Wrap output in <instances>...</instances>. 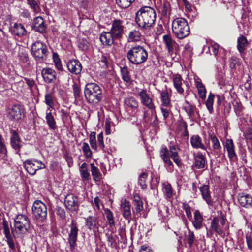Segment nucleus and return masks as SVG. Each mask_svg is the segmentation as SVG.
I'll return each mask as SVG.
<instances>
[{
	"mask_svg": "<svg viewBox=\"0 0 252 252\" xmlns=\"http://www.w3.org/2000/svg\"><path fill=\"white\" fill-rule=\"evenodd\" d=\"M156 12L150 7H141L136 13L135 22L144 31H149L155 24Z\"/></svg>",
	"mask_w": 252,
	"mask_h": 252,
	"instance_id": "1",
	"label": "nucleus"
},
{
	"mask_svg": "<svg viewBox=\"0 0 252 252\" xmlns=\"http://www.w3.org/2000/svg\"><path fill=\"white\" fill-rule=\"evenodd\" d=\"M84 93L87 102L94 105L98 104L103 98L101 88L94 83H87L84 88Z\"/></svg>",
	"mask_w": 252,
	"mask_h": 252,
	"instance_id": "2",
	"label": "nucleus"
},
{
	"mask_svg": "<svg viewBox=\"0 0 252 252\" xmlns=\"http://www.w3.org/2000/svg\"><path fill=\"white\" fill-rule=\"evenodd\" d=\"M148 57L147 51L140 45L131 47L126 54L128 61L132 64L139 65L145 63Z\"/></svg>",
	"mask_w": 252,
	"mask_h": 252,
	"instance_id": "3",
	"label": "nucleus"
},
{
	"mask_svg": "<svg viewBox=\"0 0 252 252\" xmlns=\"http://www.w3.org/2000/svg\"><path fill=\"white\" fill-rule=\"evenodd\" d=\"M172 31L176 37L183 39L190 33L187 21L183 18H177L172 22Z\"/></svg>",
	"mask_w": 252,
	"mask_h": 252,
	"instance_id": "4",
	"label": "nucleus"
},
{
	"mask_svg": "<svg viewBox=\"0 0 252 252\" xmlns=\"http://www.w3.org/2000/svg\"><path fill=\"white\" fill-rule=\"evenodd\" d=\"M31 53L38 63L46 60L49 52L45 44L36 41L32 44Z\"/></svg>",
	"mask_w": 252,
	"mask_h": 252,
	"instance_id": "5",
	"label": "nucleus"
},
{
	"mask_svg": "<svg viewBox=\"0 0 252 252\" xmlns=\"http://www.w3.org/2000/svg\"><path fill=\"white\" fill-rule=\"evenodd\" d=\"M32 211L35 218L41 222L44 221L47 216V209L46 205L40 200H36L34 202Z\"/></svg>",
	"mask_w": 252,
	"mask_h": 252,
	"instance_id": "6",
	"label": "nucleus"
},
{
	"mask_svg": "<svg viewBox=\"0 0 252 252\" xmlns=\"http://www.w3.org/2000/svg\"><path fill=\"white\" fill-rule=\"evenodd\" d=\"M14 227L17 232L25 234L30 228V222L28 217L24 215H18L14 220Z\"/></svg>",
	"mask_w": 252,
	"mask_h": 252,
	"instance_id": "7",
	"label": "nucleus"
},
{
	"mask_svg": "<svg viewBox=\"0 0 252 252\" xmlns=\"http://www.w3.org/2000/svg\"><path fill=\"white\" fill-rule=\"evenodd\" d=\"M23 165L26 170L32 175H34L37 170L46 168L42 161L35 159H27L24 162Z\"/></svg>",
	"mask_w": 252,
	"mask_h": 252,
	"instance_id": "8",
	"label": "nucleus"
},
{
	"mask_svg": "<svg viewBox=\"0 0 252 252\" xmlns=\"http://www.w3.org/2000/svg\"><path fill=\"white\" fill-rule=\"evenodd\" d=\"M70 232L68 234V242L71 248H74L76 245L78 233L79 229L77 222L74 220H72L71 223L69 225Z\"/></svg>",
	"mask_w": 252,
	"mask_h": 252,
	"instance_id": "9",
	"label": "nucleus"
},
{
	"mask_svg": "<svg viewBox=\"0 0 252 252\" xmlns=\"http://www.w3.org/2000/svg\"><path fill=\"white\" fill-rule=\"evenodd\" d=\"M10 145L12 148L16 151V153L20 155V151L23 142L16 131L12 130L10 131Z\"/></svg>",
	"mask_w": 252,
	"mask_h": 252,
	"instance_id": "10",
	"label": "nucleus"
},
{
	"mask_svg": "<svg viewBox=\"0 0 252 252\" xmlns=\"http://www.w3.org/2000/svg\"><path fill=\"white\" fill-rule=\"evenodd\" d=\"M64 204L66 209L72 212L75 211L79 206L78 198L73 194H68L65 198Z\"/></svg>",
	"mask_w": 252,
	"mask_h": 252,
	"instance_id": "11",
	"label": "nucleus"
},
{
	"mask_svg": "<svg viewBox=\"0 0 252 252\" xmlns=\"http://www.w3.org/2000/svg\"><path fill=\"white\" fill-rule=\"evenodd\" d=\"M24 114L23 107L18 104L14 105L8 112V117L11 120H19Z\"/></svg>",
	"mask_w": 252,
	"mask_h": 252,
	"instance_id": "12",
	"label": "nucleus"
},
{
	"mask_svg": "<svg viewBox=\"0 0 252 252\" xmlns=\"http://www.w3.org/2000/svg\"><path fill=\"white\" fill-rule=\"evenodd\" d=\"M110 32L116 39L121 37L124 33L122 21L120 20H114Z\"/></svg>",
	"mask_w": 252,
	"mask_h": 252,
	"instance_id": "13",
	"label": "nucleus"
},
{
	"mask_svg": "<svg viewBox=\"0 0 252 252\" xmlns=\"http://www.w3.org/2000/svg\"><path fill=\"white\" fill-rule=\"evenodd\" d=\"M120 210L123 217L129 222L131 220V205L129 201L126 199H122L121 201Z\"/></svg>",
	"mask_w": 252,
	"mask_h": 252,
	"instance_id": "14",
	"label": "nucleus"
},
{
	"mask_svg": "<svg viewBox=\"0 0 252 252\" xmlns=\"http://www.w3.org/2000/svg\"><path fill=\"white\" fill-rule=\"evenodd\" d=\"M41 75L44 81L47 83H53L57 78L56 71L49 67L43 68L41 71Z\"/></svg>",
	"mask_w": 252,
	"mask_h": 252,
	"instance_id": "15",
	"label": "nucleus"
},
{
	"mask_svg": "<svg viewBox=\"0 0 252 252\" xmlns=\"http://www.w3.org/2000/svg\"><path fill=\"white\" fill-rule=\"evenodd\" d=\"M66 66L68 71L72 74L74 75H78L80 74L82 66L81 63L76 59L70 60L66 64Z\"/></svg>",
	"mask_w": 252,
	"mask_h": 252,
	"instance_id": "16",
	"label": "nucleus"
},
{
	"mask_svg": "<svg viewBox=\"0 0 252 252\" xmlns=\"http://www.w3.org/2000/svg\"><path fill=\"white\" fill-rule=\"evenodd\" d=\"M141 103L149 109H155V106L153 102L152 98H150L147 93L146 90L143 89L139 93Z\"/></svg>",
	"mask_w": 252,
	"mask_h": 252,
	"instance_id": "17",
	"label": "nucleus"
},
{
	"mask_svg": "<svg viewBox=\"0 0 252 252\" xmlns=\"http://www.w3.org/2000/svg\"><path fill=\"white\" fill-rule=\"evenodd\" d=\"M2 227L5 237L6 238V241L8 245L9 248L13 251L15 250V246L14 243V240L12 236L10 234L8 222L6 220H4L3 221Z\"/></svg>",
	"mask_w": 252,
	"mask_h": 252,
	"instance_id": "18",
	"label": "nucleus"
},
{
	"mask_svg": "<svg viewBox=\"0 0 252 252\" xmlns=\"http://www.w3.org/2000/svg\"><path fill=\"white\" fill-rule=\"evenodd\" d=\"M163 42L168 51V53L171 55L172 54L174 49L177 46L176 41L172 38L170 35L165 34L163 36Z\"/></svg>",
	"mask_w": 252,
	"mask_h": 252,
	"instance_id": "19",
	"label": "nucleus"
},
{
	"mask_svg": "<svg viewBox=\"0 0 252 252\" xmlns=\"http://www.w3.org/2000/svg\"><path fill=\"white\" fill-rule=\"evenodd\" d=\"M224 148L226 149L228 153V157L230 160H233L237 158V154L235 151V145L232 139H226Z\"/></svg>",
	"mask_w": 252,
	"mask_h": 252,
	"instance_id": "20",
	"label": "nucleus"
},
{
	"mask_svg": "<svg viewBox=\"0 0 252 252\" xmlns=\"http://www.w3.org/2000/svg\"><path fill=\"white\" fill-rule=\"evenodd\" d=\"M32 28L35 31L40 33H44L46 32V27L41 17L38 16L34 18Z\"/></svg>",
	"mask_w": 252,
	"mask_h": 252,
	"instance_id": "21",
	"label": "nucleus"
},
{
	"mask_svg": "<svg viewBox=\"0 0 252 252\" xmlns=\"http://www.w3.org/2000/svg\"><path fill=\"white\" fill-rule=\"evenodd\" d=\"M238 200L241 206L246 208H252V196L249 194L239 195Z\"/></svg>",
	"mask_w": 252,
	"mask_h": 252,
	"instance_id": "22",
	"label": "nucleus"
},
{
	"mask_svg": "<svg viewBox=\"0 0 252 252\" xmlns=\"http://www.w3.org/2000/svg\"><path fill=\"white\" fill-rule=\"evenodd\" d=\"M160 156L166 166L168 167V170L172 171L173 169V163L170 159L169 152L166 147L162 148L160 151Z\"/></svg>",
	"mask_w": 252,
	"mask_h": 252,
	"instance_id": "23",
	"label": "nucleus"
},
{
	"mask_svg": "<svg viewBox=\"0 0 252 252\" xmlns=\"http://www.w3.org/2000/svg\"><path fill=\"white\" fill-rule=\"evenodd\" d=\"M10 30L13 34L19 37L25 35L27 32L24 26L21 23H14Z\"/></svg>",
	"mask_w": 252,
	"mask_h": 252,
	"instance_id": "24",
	"label": "nucleus"
},
{
	"mask_svg": "<svg viewBox=\"0 0 252 252\" xmlns=\"http://www.w3.org/2000/svg\"><path fill=\"white\" fill-rule=\"evenodd\" d=\"M115 37L110 32H103L100 36V40L103 45L110 46L113 42Z\"/></svg>",
	"mask_w": 252,
	"mask_h": 252,
	"instance_id": "25",
	"label": "nucleus"
},
{
	"mask_svg": "<svg viewBox=\"0 0 252 252\" xmlns=\"http://www.w3.org/2000/svg\"><path fill=\"white\" fill-rule=\"evenodd\" d=\"M202 198L208 205L212 204V200L210 194L209 187L208 185H204L199 188Z\"/></svg>",
	"mask_w": 252,
	"mask_h": 252,
	"instance_id": "26",
	"label": "nucleus"
},
{
	"mask_svg": "<svg viewBox=\"0 0 252 252\" xmlns=\"http://www.w3.org/2000/svg\"><path fill=\"white\" fill-rule=\"evenodd\" d=\"M169 149L171 158L178 166H180L181 162L178 158V150H179V147L178 145L174 142L172 143L171 142L169 145Z\"/></svg>",
	"mask_w": 252,
	"mask_h": 252,
	"instance_id": "27",
	"label": "nucleus"
},
{
	"mask_svg": "<svg viewBox=\"0 0 252 252\" xmlns=\"http://www.w3.org/2000/svg\"><path fill=\"white\" fill-rule=\"evenodd\" d=\"M182 77L179 74H175L173 76L172 81L173 82L174 87L176 90L177 92L180 94H182L184 92V90L182 87Z\"/></svg>",
	"mask_w": 252,
	"mask_h": 252,
	"instance_id": "28",
	"label": "nucleus"
},
{
	"mask_svg": "<svg viewBox=\"0 0 252 252\" xmlns=\"http://www.w3.org/2000/svg\"><path fill=\"white\" fill-rule=\"evenodd\" d=\"M190 143L193 148L205 150V145L202 142V138L198 135H193L190 138Z\"/></svg>",
	"mask_w": 252,
	"mask_h": 252,
	"instance_id": "29",
	"label": "nucleus"
},
{
	"mask_svg": "<svg viewBox=\"0 0 252 252\" xmlns=\"http://www.w3.org/2000/svg\"><path fill=\"white\" fill-rule=\"evenodd\" d=\"M203 218L199 211L196 210L194 213V220L192 221L193 226L196 229H200L202 227Z\"/></svg>",
	"mask_w": 252,
	"mask_h": 252,
	"instance_id": "30",
	"label": "nucleus"
},
{
	"mask_svg": "<svg viewBox=\"0 0 252 252\" xmlns=\"http://www.w3.org/2000/svg\"><path fill=\"white\" fill-rule=\"evenodd\" d=\"M49 111V108H48L46 112V120L49 128L52 130H55L57 128L56 122L52 113Z\"/></svg>",
	"mask_w": 252,
	"mask_h": 252,
	"instance_id": "31",
	"label": "nucleus"
},
{
	"mask_svg": "<svg viewBox=\"0 0 252 252\" xmlns=\"http://www.w3.org/2000/svg\"><path fill=\"white\" fill-rule=\"evenodd\" d=\"M249 42L247 40L246 38L243 36L241 35L238 37L237 39V47L239 52L242 54L248 47Z\"/></svg>",
	"mask_w": 252,
	"mask_h": 252,
	"instance_id": "32",
	"label": "nucleus"
},
{
	"mask_svg": "<svg viewBox=\"0 0 252 252\" xmlns=\"http://www.w3.org/2000/svg\"><path fill=\"white\" fill-rule=\"evenodd\" d=\"M160 94L162 106L170 107L171 106V99L167 90H165L161 91Z\"/></svg>",
	"mask_w": 252,
	"mask_h": 252,
	"instance_id": "33",
	"label": "nucleus"
},
{
	"mask_svg": "<svg viewBox=\"0 0 252 252\" xmlns=\"http://www.w3.org/2000/svg\"><path fill=\"white\" fill-rule=\"evenodd\" d=\"M98 224V220L96 217L90 216L85 218V225L89 229L95 228Z\"/></svg>",
	"mask_w": 252,
	"mask_h": 252,
	"instance_id": "34",
	"label": "nucleus"
},
{
	"mask_svg": "<svg viewBox=\"0 0 252 252\" xmlns=\"http://www.w3.org/2000/svg\"><path fill=\"white\" fill-rule=\"evenodd\" d=\"M79 172L82 179L84 181H88L90 178V174L89 171L88 165L86 162L83 163L79 168Z\"/></svg>",
	"mask_w": 252,
	"mask_h": 252,
	"instance_id": "35",
	"label": "nucleus"
},
{
	"mask_svg": "<svg viewBox=\"0 0 252 252\" xmlns=\"http://www.w3.org/2000/svg\"><path fill=\"white\" fill-rule=\"evenodd\" d=\"M210 227L217 234L219 235H222L223 230L219 225V219L218 218L215 217L213 219L211 222Z\"/></svg>",
	"mask_w": 252,
	"mask_h": 252,
	"instance_id": "36",
	"label": "nucleus"
},
{
	"mask_svg": "<svg viewBox=\"0 0 252 252\" xmlns=\"http://www.w3.org/2000/svg\"><path fill=\"white\" fill-rule=\"evenodd\" d=\"M205 157L201 152H198L195 157V167L197 169L203 168L205 166Z\"/></svg>",
	"mask_w": 252,
	"mask_h": 252,
	"instance_id": "37",
	"label": "nucleus"
},
{
	"mask_svg": "<svg viewBox=\"0 0 252 252\" xmlns=\"http://www.w3.org/2000/svg\"><path fill=\"white\" fill-rule=\"evenodd\" d=\"M90 166L91 173L94 180L95 182H100L101 179L102 175L99 171V169L95 166L94 163H91Z\"/></svg>",
	"mask_w": 252,
	"mask_h": 252,
	"instance_id": "38",
	"label": "nucleus"
},
{
	"mask_svg": "<svg viewBox=\"0 0 252 252\" xmlns=\"http://www.w3.org/2000/svg\"><path fill=\"white\" fill-rule=\"evenodd\" d=\"M209 139L212 143L213 150L214 151H218L221 149V146L219 142L218 138L214 134H209Z\"/></svg>",
	"mask_w": 252,
	"mask_h": 252,
	"instance_id": "39",
	"label": "nucleus"
},
{
	"mask_svg": "<svg viewBox=\"0 0 252 252\" xmlns=\"http://www.w3.org/2000/svg\"><path fill=\"white\" fill-rule=\"evenodd\" d=\"M141 37V33L138 30H132L130 31L128 34V41L130 42H136L140 41Z\"/></svg>",
	"mask_w": 252,
	"mask_h": 252,
	"instance_id": "40",
	"label": "nucleus"
},
{
	"mask_svg": "<svg viewBox=\"0 0 252 252\" xmlns=\"http://www.w3.org/2000/svg\"><path fill=\"white\" fill-rule=\"evenodd\" d=\"M195 85L198 90L199 97L202 99L206 98V90L203 84L200 81H195Z\"/></svg>",
	"mask_w": 252,
	"mask_h": 252,
	"instance_id": "41",
	"label": "nucleus"
},
{
	"mask_svg": "<svg viewBox=\"0 0 252 252\" xmlns=\"http://www.w3.org/2000/svg\"><path fill=\"white\" fill-rule=\"evenodd\" d=\"M133 203L137 213H140L143 210V203L139 196L137 195L134 196Z\"/></svg>",
	"mask_w": 252,
	"mask_h": 252,
	"instance_id": "42",
	"label": "nucleus"
},
{
	"mask_svg": "<svg viewBox=\"0 0 252 252\" xmlns=\"http://www.w3.org/2000/svg\"><path fill=\"white\" fill-rule=\"evenodd\" d=\"M214 97L215 94L212 93H210L205 102L206 106L210 113H212L213 112V105L214 103Z\"/></svg>",
	"mask_w": 252,
	"mask_h": 252,
	"instance_id": "43",
	"label": "nucleus"
},
{
	"mask_svg": "<svg viewBox=\"0 0 252 252\" xmlns=\"http://www.w3.org/2000/svg\"><path fill=\"white\" fill-rule=\"evenodd\" d=\"M124 102L126 106L132 109H136L138 106V102L132 97L126 98Z\"/></svg>",
	"mask_w": 252,
	"mask_h": 252,
	"instance_id": "44",
	"label": "nucleus"
},
{
	"mask_svg": "<svg viewBox=\"0 0 252 252\" xmlns=\"http://www.w3.org/2000/svg\"><path fill=\"white\" fill-rule=\"evenodd\" d=\"M104 213L109 226L110 227L113 226L115 225V221L112 212L107 208L104 210Z\"/></svg>",
	"mask_w": 252,
	"mask_h": 252,
	"instance_id": "45",
	"label": "nucleus"
},
{
	"mask_svg": "<svg viewBox=\"0 0 252 252\" xmlns=\"http://www.w3.org/2000/svg\"><path fill=\"white\" fill-rule=\"evenodd\" d=\"M82 150L84 155L87 158H92L93 157L92 151H91L89 144L86 142L83 143Z\"/></svg>",
	"mask_w": 252,
	"mask_h": 252,
	"instance_id": "46",
	"label": "nucleus"
},
{
	"mask_svg": "<svg viewBox=\"0 0 252 252\" xmlns=\"http://www.w3.org/2000/svg\"><path fill=\"white\" fill-rule=\"evenodd\" d=\"M163 191L166 197L170 198L172 197V189L170 184L167 183L163 184Z\"/></svg>",
	"mask_w": 252,
	"mask_h": 252,
	"instance_id": "47",
	"label": "nucleus"
},
{
	"mask_svg": "<svg viewBox=\"0 0 252 252\" xmlns=\"http://www.w3.org/2000/svg\"><path fill=\"white\" fill-rule=\"evenodd\" d=\"M90 44L86 38H81L78 40V48L82 51H87Z\"/></svg>",
	"mask_w": 252,
	"mask_h": 252,
	"instance_id": "48",
	"label": "nucleus"
},
{
	"mask_svg": "<svg viewBox=\"0 0 252 252\" xmlns=\"http://www.w3.org/2000/svg\"><path fill=\"white\" fill-rule=\"evenodd\" d=\"M135 0H116V3L122 8L128 7Z\"/></svg>",
	"mask_w": 252,
	"mask_h": 252,
	"instance_id": "49",
	"label": "nucleus"
},
{
	"mask_svg": "<svg viewBox=\"0 0 252 252\" xmlns=\"http://www.w3.org/2000/svg\"><path fill=\"white\" fill-rule=\"evenodd\" d=\"M186 103L187 105L185 107V110L188 115L189 117H192L194 115V110L196 107L190 104L188 101H186Z\"/></svg>",
	"mask_w": 252,
	"mask_h": 252,
	"instance_id": "50",
	"label": "nucleus"
},
{
	"mask_svg": "<svg viewBox=\"0 0 252 252\" xmlns=\"http://www.w3.org/2000/svg\"><path fill=\"white\" fill-rule=\"evenodd\" d=\"M121 73L123 80L126 82H129L130 77L127 67H124L121 68Z\"/></svg>",
	"mask_w": 252,
	"mask_h": 252,
	"instance_id": "51",
	"label": "nucleus"
},
{
	"mask_svg": "<svg viewBox=\"0 0 252 252\" xmlns=\"http://www.w3.org/2000/svg\"><path fill=\"white\" fill-rule=\"evenodd\" d=\"M147 174L146 173H142L139 176L138 184L140 186H141L142 189H145L147 188L146 180L147 178Z\"/></svg>",
	"mask_w": 252,
	"mask_h": 252,
	"instance_id": "52",
	"label": "nucleus"
},
{
	"mask_svg": "<svg viewBox=\"0 0 252 252\" xmlns=\"http://www.w3.org/2000/svg\"><path fill=\"white\" fill-rule=\"evenodd\" d=\"M73 94L75 99L80 100L81 97V90L79 86L76 83L73 86Z\"/></svg>",
	"mask_w": 252,
	"mask_h": 252,
	"instance_id": "53",
	"label": "nucleus"
},
{
	"mask_svg": "<svg viewBox=\"0 0 252 252\" xmlns=\"http://www.w3.org/2000/svg\"><path fill=\"white\" fill-rule=\"evenodd\" d=\"M89 142L91 147L95 151H97V146L95 138V133L92 132L89 136Z\"/></svg>",
	"mask_w": 252,
	"mask_h": 252,
	"instance_id": "54",
	"label": "nucleus"
},
{
	"mask_svg": "<svg viewBox=\"0 0 252 252\" xmlns=\"http://www.w3.org/2000/svg\"><path fill=\"white\" fill-rule=\"evenodd\" d=\"M45 102L49 106V109L54 106V101L51 94L47 93L45 96Z\"/></svg>",
	"mask_w": 252,
	"mask_h": 252,
	"instance_id": "55",
	"label": "nucleus"
},
{
	"mask_svg": "<svg viewBox=\"0 0 252 252\" xmlns=\"http://www.w3.org/2000/svg\"><path fill=\"white\" fill-rule=\"evenodd\" d=\"M195 240V236L194 232L189 230L188 235L187 236V243L189 247L191 248Z\"/></svg>",
	"mask_w": 252,
	"mask_h": 252,
	"instance_id": "56",
	"label": "nucleus"
},
{
	"mask_svg": "<svg viewBox=\"0 0 252 252\" xmlns=\"http://www.w3.org/2000/svg\"><path fill=\"white\" fill-rule=\"evenodd\" d=\"M7 153V151L6 145L4 143V140L0 134V153L5 155Z\"/></svg>",
	"mask_w": 252,
	"mask_h": 252,
	"instance_id": "57",
	"label": "nucleus"
},
{
	"mask_svg": "<svg viewBox=\"0 0 252 252\" xmlns=\"http://www.w3.org/2000/svg\"><path fill=\"white\" fill-rule=\"evenodd\" d=\"M19 59L23 63H26L29 60L28 54L24 50H21L19 53Z\"/></svg>",
	"mask_w": 252,
	"mask_h": 252,
	"instance_id": "58",
	"label": "nucleus"
},
{
	"mask_svg": "<svg viewBox=\"0 0 252 252\" xmlns=\"http://www.w3.org/2000/svg\"><path fill=\"white\" fill-rule=\"evenodd\" d=\"M28 4L29 5L30 7L34 12H36L39 10V6L36 1L34 0H26Z\"/></svg>",
	"mask_w": 252,
	"mask_h": 252,
	"instance_id": "59",
	"label": "nucleus"
},
{
	"mask_svg": "<svg viewBox=\"0 0 252 252\" xmlns=\"http://www.w3.org/2000/svg\"><path fill=\"white\" fill-rule=\"evenodd\" d=\"M183 208L185 211L188 218L190 220L192 218V214L189 205L187 203H184L183 204Z\"/></svg>",
	"mask_w": 252,
	"mask_h": 252,
	"instance_id": "60",
	"label": "nucleus"
},
{
	"mask_svg": "<svg viewBox=\"0 0 252 252\" xmlns=\"http://www.w3.org/2000/svg\"><path fill=\"white\" fill-rule=\"evenodd\" d=\"M97 141L99 147L101 149H104L105 145L103 141V134L101 132L97 136Z\"/></svg>",
	"mask_w": 252,
	"mask_h": 252,
	"instance_id": "61",
	"label": "nucleus"
},
{
	"mask_svg": "<svg viewBox=\"0 0 252 252\" xmlns=\"http://www.w3.org/2000/svg\"><path fill=\"white\" fill-rule=\"evenodd\" d=\"M99 63L102 68H106L108 67V60L107 57L102 55L101 59L99 61Z\"/></svg>",
	"mask_w": 252,
	"mask_h": 252,
	"instance_id": "62",
	"label": "nucleus"
},
{
	"mask_svg": "<svg viewBox=\"0 0 252 252\" xmlns=\"http://www.w3.org/2000/svg\"><path fill=\"white\" fill-rule=\"evenodd\" d=\"M57 214L62 219H64L65 218V212L64 209L61 207H58Z\"/></svg>",
	"mask_w": 252,
	"mask_h": 252,
	"instance_id": "63",
	"label": "nucleus"
},
{
	"mask_svg": "<svg viewBox=\"0 0 252 252\" xmlns=\"http://www.w3.org/2000/svg\"><path fill=\"white\" fill-rule=\"evenodd\" d=\"M246 238L248 248L252 250V236L251 235H247Z\"/></svg>",
	"mask_w": 252,
	"mask_h": 252,
	"instance_id": "64",
	"label": "nucleus"
}]
</instances>
